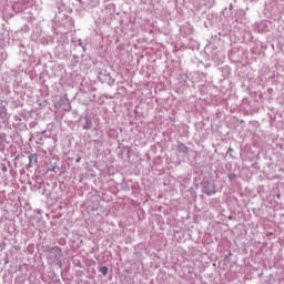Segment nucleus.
<instances>
[{
    "label": "nucleus",
    "mask_w": 284,
    "mask_h": 284,
    "mask_svg": "<svg viewBox=\"0 0 284 284\" xmlns=\"http://www.w3.org/2000/svg\"><path fill=\"white\" fill-rule=\"evenodd\" d=\"M0 119H10V115L8 114V108L3 105V102L0 101Z\"/></svg>",
    "instance_id": "nucleus-7"
},
{
    "label": "nucleus",
    "mask_w": 284,
    "mask_h": 284,
    "mask_svg": "<svg viewBox=\"0 0 284 284\" xmlns=\"http://www.w3.org/2000/svg\"><path fill=\"white\" fill-rule=\"evenodd\" d=\"M78 45H80V48H83V41H81V39L78 40Z\"/></svg>",
    "instance_id": "nucleus-15"
},
{
    "label": "nucleus",
    "mask_w": 284,
    "mask_h": 284,
    "mask_svg": "<svg viewBox=\"0 0 284 284\" xmlns=\"http://www.w3.org/2000/svg\"><path fill=\"white\" fill-rule=\"evenodd\" d=\"M229 9H230V10H234V6H233V4H230Z\"/></svg>",
    "instance_id": "nucleus-19"
},
{
    "label": "nucleus",
    "mask_w": 284,
    "mask_h": 284,
    "mask_svg": "<svg viewBox=\"0 0 284 284\" xmlns=\"http://www.w3.org/2000/svg\"><path fill=\"white\" fill-rule=\"evenodd\" d=\"M73 114H74V116H78L79 115V110H73Z\"/></svg>",
    "instance_id": "nucleus-17"
},
{
    "label": "nucleus",
    "mask_w": 284,
    "mask_h": 284,
    "mask_svg": "<svg viewBox=\"0 0 284 284\" xmlns=\"http://www.w3.org/2000/svg\"><path fill=\"white\" fill-rule=\"evenodd\" d=\"M16 121H21V118H19V115L14 116Z\"/></svg>",
    "instance_id": "nucleus-18"
},
{
    "label": "nucleus",
    "mask_w": 284,
    "mask_h": 284,
    "mask_svg": "<svg viewBox=\"0 0 284 284\" xmlns=\"http://www.w3.org/2000/svg\"><path fill=\"white\" fill-rule=\"evenodd\" d=\"M60 104L62 105V108H64L67 112H70V110H72V105H70V99H68V93H64L60 98Z\"/></svg>",
    "instance_id": "nucleus-4"
},
{
    "label": "nucleus",
    "mask_w": 284,
    "mask_h": 284,
    "mask_svg": "<svg viewBox=\"0 0 284 284\" xmlns=\"http://www.w3.org/2000/svg\"><path fill=\"white\" fill-rule=\"evenodd\" d=\"M202 192L203 194H206V196H212L213 194H216L219 190L216 189V184L214 182H203L202 184Z\"/></svg>",
    "instance_id": "nucleus-1"
},
{
    "label": "nucleus",
    "mask_w": 284,
    "mask_h": 284,
    "mask_svg": "<svg viewBox=\"0 0 284 284\" xmlns=\"http://www.w3.org/2000/svg\"><path fill=\"white\" fill-rule=\"evenodd\" d=\"M98 79L99 81H101V83H108V85H112L114 83V80H112L110 72H108L106 70H100L98 72Z\"/></svg>",
    "instance_id": "nucleus-2"
},
{
    "label": "nucleus",
    "mask_w": 284,
    "mask_h": 284,
    "mask_svg": "<svg viewBox=\"0 0 284 284\" xmlns=\"http://www.w3.org/2000/svg\"><path fill=\"white\" fill-rule=\"evenodd\" d=\"M28 160L29 163L26 165V170H30V168H34V165H37L38 155L29 154Z\"/></svg>",
    "instance_id": "nucleus-5"
},
{
    "label": "nucleus",
    "mask_w": 284,
    "mask_h": 284,
    "mask_svg": "<svg viewBox=\"0 0 284 284\" xmlns=\"http://www.w3.org/2000/svg\"><path fill=\"white\" fill-rule=\"evenodd\" d=\"M62 257H58L57 260H54L55 265H58V267H63V262H61Z\"/></svg>",
    "instance_id": "nucleus-11"
},
{
    "label": "nucleus",
    "mask_w": 284,
    "mask_h": 284,
    "mask_svg": "<svg viewBox=\"0 0 284 284\" xmlns=\"http://www.w3.org/2000/svg\"><path fill=\"white\" fill-rule=\"evenodd\" d=\"M176 150L178 152H182V154H187V152H190V148H187V145H185L183 142L178 141L176 143Z\"/></svg>",
    "instance_id": "nucleus-6"
},
{
    "label": "nucleus",
    "mask_w": 284,
    "mask_h": 284,
    "mask_svg": "<svg viewBox=\"0 0 284 284\" xmlns=\"http://www.w3.org/2000/svg\"><path fill=\"white\" fill-rule=\"evenodd\" d=\"M270 6H272L274 8V6H276V3H278V0H268Z\"/></svg>",
    "instance_id": "nucleus-13"
},
{
    "label": "nucleus",
    "mask_w": 284,
    "mask_h": 284,
    "mask_svg": "<svg viewBox=\"0 0 284 284\" xmlns=\"http://www.w3.org/2000/svg\"><path fill=\"white\" fill-rule=\"evenodd\" d=\"M248 1L250 3H258V0H246Z\"/></svg>",
    "instance_id": "nucleus-16"
},
{
    "label": "nucleus",
    "mask_w": 284,
    "mask_h": 284,
    "mask_svg": "<svg viewBox=\"0 0 284 284\" xmlns=\"http://www.w3.org/2000/svg\"><path fill=\"white\" fill-rule=\"evenodd\" d=\"M85 123L83 125V130H92V119L85 116Z\"/></svg>",
    "instance_id": "nucleus-8"
},
{
    "label": "nucleus",
    "mask_w": 284,
    "mask_h": 284,
    "mask_svg": "<svg viewBox=\"0 0 284 284\" xmlns=\"http://www.w3.org/2000/svg\"><path fill=\"white\" fill-rule=\"evenodd\" d=\"M227 176H229V181H234V179H236L235 173H230Z\"/></svg>",
    "instance_id": "nucleus-12"
},
{
    "label": "nucleus",
    "mask_w": 284,
    "mask_h": 284,
    "mask_svg": "<svg viewBox=\"0 0 284 284\" xmlns=\"http://www.w3.org/2000/svg\"><path fill=\"white\" fill-rule=\"evenodd\" d=\"M74 265H75V267H81V261H74Z\"/></svg>",
    "instance_id": "nucleus-14"
},
{
    "label": "nucleus",
    "mask_w": 284,
    "mask_h": 284,
    "mask_svg": "<svg viewBox=\"0 0 284 284\" xmlns=\"http://www.w3.org/2000/svg\"><path fill=\"white\" fill-rule=\"evenodd\" d=\"M60 59H63V57H65V54H61V55H58Z\"/></svg>",
    "instance_id": "nucleus-20"
},
{
    "label": "nucleus",
    "mask_w": 284,
    "mask_h": 284,
    "mask_svg": "<svg viewBox=\"0 0 284 284\" xmlns=\"http://www.w3.org/2000/svg\"><path fill=\"white\" fill-rule=\"evenodd\" d=\"M45 252L53 256L54 261L58 258H63V251L59 246H47Z\"/></svg>",
    "instance_id": "nucleus-3"
},
{
    "label": "nucleus",
    "mask_w": 284,
    "mask_h": 284,
    "mask_svg": "<svg viewBox=\"0 0 284 284\" xmlns=\"http://www.w3.org/2000/svg\"><path fill=\"white\" fill-rule=\"evenodd\" d=\"M229 152H232V148L229 149Z\"/></svg>",
    "instance_id": "nucleus-22"
},
{
    "label": "nucleus",
    "mask_w": 284,
    "mask_h": 284,
    "mask_svg": "<svg viewBox=\"0 0 284 284\" xmlns=\"http://www.w3.org/2000/svg\"><path fill=\"white\" fill-rule=\"evenodd\" d=\"M79 161H81V159H78V160H77V163H79Z\"/></svg>",
    "instance_id": "nucleus-23"
},
{
    "label": "nucleus",
    "mask_w": 284,
    "mask_h": 284,
    "mask_svg": "<svg viewBox=\"0 0 284 284\" xmlns=\"http://www.w3.org/2000/svg\"><path fill=\"white\" fill-rule=\"evenodd\" d=\"M109 270H110V268H108V266H101V267L99 268V272H100L101 274H103L104 276H108Z\"/></svg>",
    "instance_id": "nucleus-10"
},
{
    "label": "nucleus",
    "mask_w": 284,
    "mask_h": 284,
    "mask_svg": "<svg viewBox=\"0 0 284 284\" xmlns=\"http://www.w3.org/2000/svg\"><path fill=\"white\" fill-rule=\"evenodd\" d=\"M6 172H8V166L6 163H0V175L6 174Z\"/></svg>",
    "instance_id": "nucleus-9"
},
{
    "label": "nucleus",
    "mask_w": 284,
    "mask_h": 284,
    "mask_svg": "<svg viewBox=\"0 0 284 284\" xmlns=\"http://www.w3.org/2000/svg\"><path fill=\"white\" fill-rule=\"evenodd\" d=\"M94 143H101V140H95Z\"/></svg>",
    "instance_id": "nucleus-21"
}]
</instances>
